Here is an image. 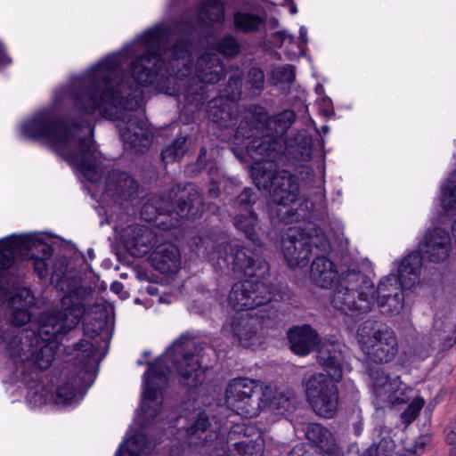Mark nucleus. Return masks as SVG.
Here are the masks:
<instances>
[{"label": "nucleus", "instance_id": "1", "mask_svg": "<svg viewBox=\"0 0 456 456\" xmlns=\"http://www.w3.org/2000/svg\"><path fill=\"white\" fill-rule=\"evenodd\" d=\"M146 53L130 66L133 79L140 86L152 84L164 65V55L170 59L167 71L160 77L159 89L172 96L183 95L187 105L200 107L208 98L207 86L218 83L225 75L223 61L216 53L200 55L195 64L196 77L187 78L191 70V44L188 38L178 39L169 28L156 26L139 38Z\"/></svg>", "mask_w": 456, "mask_h": 456}, {"label": "nucleus", "instance_id": "2", "mask_svg": "<svg viewBox=\"0 0 456 456\" xmlns=\"http://www.w3.org/2000/svg\"><path fill=\"white\" fill-rule=\"evenodd\" d=\"M34 297L27 289L10 297L4 306L0 305V349L7 358L22 371L32 369L46 370L52 364L56 345L64 334L73 330L84 315V307L77 304L41 316L37 333L18 327L28 323L31 314L28 307Z\"/></svg>", "mask_w": 456, "mask_h": 456}, {"label": "nucleus", "instance_id": "3", "mask_svg": "<svg viewBox=\"0 0 456 456\" xmlns=\"http://www.w3.org/2000/svg\"><path fill=\"white\" fill-rule=\"evenodd\" d=\"M123 56L112 55L92 68L70 89L75 107L85 114L96 110L105 118L118 121L117 127L126 147L141 152L148 149L152 138L147 122L126 111L123 82Z\"/></svg>", "mask_w": 456, "mask_h": 456}, {"label": "nucleus", "instance_id": "4", "mask_svg": "<svg viewBox=\"0 0 456 456\" xmlns=\"http://www.w3.org/2000/svg\"><path fill=\"white\" fill-rule=\"evenodd\" d=\"M24 133L43 140L58 156L97 183L102 175L101 152L91 137H80L49 112H43L23 126Z\"/></svg>", "mask_w": 456, "mask_h": 456}, {"label": "nucleus", "instance_id": "5", "mask_svg": "<svg viewBox=\"0 0 456 456\" xmlns=\"http://www.w3.org/2000/svg\"><path fill=\"white\" fill-rule=\"evenodd\" d=\"M194 348V342L182 336L164 355L150 364L145 373L142 402V411L145 419L154 418L161 407V390L167 385L170 372L167 362L173 363L183 385L194 387L203 382L204 370L200 365L199 354L193 352Z\"/></svg>", "mask_w": 456, "mask_h": 456}, {"label": "nucleus", "instance_id": "6", "mask_svg": "<svg viewBox=\"0 0 456 456\" xmlns=\"http://www.w3.org/2000/svg\"><path fill=\"white\" fill-rule=\"evenodd\" d=\"M198 255L209 260L224 258L234 273L248 277L263 278L269 273V265L256 249L229 245L224 234L200 236L195 240Z\"/></svg>", "mask_w": 456, "mask_h": 456}, {"label": "nucleus", "instance_id": "7", "mask_svg": "<svg viewBox=\"0 0 456 456\" xmlns=\"http://www.w3.org/2000/svg\"><path fill=\"white\" fill-rule=\"evenodd\" d=\"M176 188L177 191L181 193L176 208L170 200L151 197L142 207V218L148 223H155L163 230L170 229L177 223V220L175 223L173 222V217L169 223L166 221L173 214L186 219L200 218L204 211V204L198 188L192 183L186 184L182 191L179 185Z\"/></svg>", "mask_w": 456, "mask_h": 456}, {"label": "nucleus", "instance_id": "8", "mask_svg": "<svg viewBox=\"0 0 456 456\" xmlns=\"http://www.w3.org/2000/svg\"><path fill=\"white\" fill-rule=\"evenodd\" d=\"M330 249L322 230L311 223L289 227L281 239V252L290 268L304 267L311 256L326 254Z\"/></svg>", "mask_w": 456, "mask_h": 456}, {"label": "nucleus", "instance_id": "9", "mask_svg": "<svg viewBox=\"0 0 456 456\" xmlns=\"http://www.w3.org/2000/svg\"><path fill=\"white\" fill-rule=\"evenodd\" d=\"M331 305L346 315L369 313L376 305L373 282L359 272H348L334 290Z\"/></svg>", "mask_w": 456, "mask_h": 456}, {"label": "nucleus", "instance_id": "10", "mask_svg": "<svg viewBox=\"0 0 456 456\" xmlns=\"http://www.w3.org/2000/svg\"><path fill=\"white\" fill-rule=\"evenodd\" d=\"M360 348L369 362L386 364L394 361L399 342L394 330L378 321L367 320L357 330Z\"/></svg>", "mask_w": 456, "mask_h": 456}, {"label": "nucleus", "instance_id": "11", "mask_svg": "<svg viewBox=\"0 0 456 456\" xmlns=\"http://www.w3.org/2000/svg\"><path fill=\"white\" fill-rule=\"evenodd\" d=\"M251 178L259 190H268L271 200L279 206L289 207L297 199L299 188L296 177L286 170H277L275 164L269 163L264 168L255 167Z\"/></svg>", "mask_w": 456, "mask_h": 456}, {"label": "nucleus", "instance_id": "12", "mask_svg": "<svg viewBox=\"0 0 456 456\" xmlns=\"http://www.w3.org/2000/svg\"><path fill=\"white\" fill-rule=\"evenodd\" d=\"M269 395V386L250 379L237 378L230 380L226 387L225 404L238 415L253 418L263 410V396Z\"/></svg>", "mask_w": 456, "mask_h": 456}, {"label": "nucleus", "instance_id": "13", "mask_svg": "<svg viewBox=\"0 0 456 456\" xmlns=\"http://www.w3.org/2000/svg\"><path fill=\"white\" fill-rule=\"evenodd\" d=\"M53 248L42 241L34 240L26 236H10L0 240V305H6L10 299L4 287L5 275L13 265L17 256H30L32 253H41L40 258L48 259L53 255Z\"/></svg>", "mask_w": 456, "mask_h": 456}, {"label": "nucleus", "instance_id": "14", "mask_svg": "<svg viewBox=\"0 0 456 456\" xmlns=\"http://www.w3.org/2000/svg\"><path fill=\"white\" fill-rule=\"evenodd\" d=\"M338 382L323 373H314L305 383V395L313 411L320 417L335 416L339 402Z\"/></svg>", "mask_w": 456, "mask_h": 456}, {"label": "nucleus", "instance_id": "15", "mask_svg": "<svg viewBox=\"0 0 456 456\" xmlns=\"http://www.w3.org/2000/svg\"><path fill=\"white\" fill-rule=\"evenodd\" d=\"M247 154L252 159V169L258 166L261 168L268 167L269 163L275 164L274 160L283 153V141L271 135L256 137L245 145Z\"/></svg>", "mask_w": 456, "mask_h": 456}, {"label": "nucleus", "instance_id": "16", "mask_svg": "<svg viewBox=\"0 0 456 456\" xmlns=\"http://www.w3.org/2000/svg\"><path fill=\"white\" fill-rule=\"evenodd\" d=\"M422 265V258L419 253H411L405 256L399 266L397 275H388L379 284H384L386 293H391V289L400 287L401 289H411L419 281V273Z\"/></svg>", "mask_w": 456, "mask_h": 456}, {"label": "nucleus", "instance_id": "17", "mask_svg": "<svg viewBox=\"0 0 456 456\" xmlns=\"http://www.w3.org/2000/svg\"><path fill=\"white\" fill-rule=\"evenodd\" d=\"M267 121V113L261 106L253 105L245 111L242 119L230 140L234 145L242 146L248 140L258 134Z\"/></svg>", "mask_w": 456, "mask_h": 456}, {"label": "nucleus", "instance_id": "18", "mask_svg": "<svg viewBox=\"0 0 456 456\" xmlns=\"http://www.w3.org/2000/svg\"><path fill=\"white\" fill-rule=\"evenodd\" d=\"M451 238L441 228L428 230L419 243L421 253L432 262H443L449 256Z\"/></svg>", "mask_w": 456, "mask_h": 456}, {"label": "nucleus", "instance_id": "19", "mask_svg": "<svg viewBox=\"0 0 456 456\" xmlns=\"http://www.w3.org/2000/svg\"><path fill=\"white\" fill-rule=\"evenodd\" d=\"M318 363L335 382L343 377L344 355L342 346L338 342H324L318 347Z\"/></svg>", "mask_w": 456, "mask_h": 456}, {"label": "nucleus", "instance_id": "20", "mask_svg": "<svg viewBox=\"0 0 456 456\" xmlns=\"http://www.w3.org/2000/svg\"><path fill=\"white\" fill-rule=\"evenodd\" d=\"M210 422L208 415L202 411H194L190 414L188 423L184 427L187 439L195 445H207L209 442L219 439L216 432H208Z\"/></svg>", "mask_w": 456, "mask_h": 456}, {"label": "nucleus", "instance_id": "21", "mask_svg": "<svg viewBox=\"0 0 456 456\" xmlns=\"http://www.w3.org/2000/svg\"><path fill=\"white\" fill-rule=\"evenodd\" d=\"M150 261L162 273H175L181 265L180 251L173 243H159L151 252Z\"/></svg>", "mask_w": 456, "mask_h": 456}, {"label": "nucleus", "instance_id": "22", "mask_svg": "<svg viewBox=\"0 0 456 456\" xmlns=\"http://www.w3.org/2000/svg\"><path fill=\"white\" fill-rule=\"evenodd\" d=\"M138 191L137 182L127 173L112 170L106 178V192L116 199L127 200Z\"/></svg>", "mask_w": 456, "mask_h": 456}, {"label": "nucleus", "instance_id": "23", "mask_svg": "<svg viewBox=\"0 0 456 456\" xmlns=\"http://www.w3.org/2000/svg\"><path fill=\"white\" fill-rule=\"evenodd\" d=\"M290 349L298 355H306L320 343L318 333L309 325L291 328L288 332Z\"/></svg>", "mask_w": 456, "mask_h": 456}, {"label": "nucleus", "instance_id": "24", "mask_svg": "<svg viewBox=\"0 0 456 456\" xmlns=\"http://www.w3.org/2000/svg\"><path fill=\"white\" fill-rule=\"evenodd\" d=\"M251 290L249 297L252 302H249V310L265 305L274 300H285L289 298V293L288 286L279 285L273 289L265 282L259 281H251Z\"/></svg>", "mask_w": 456, "mask_h": 456}, {"label": "nucleus", "instance_id": "25", "mask_svg": "<svg viewBox=\"0 0 456 456\" xmlns=\"http://www.w3.org/2000/svg\"><path fill=\"white\" fill-rule=\"evenodd\" d=\"M318 254L311 265L310 279L317 286L324 289L331 287L338 279V271L332 261Z\"/></svg>", "mask_w": 456, "mask_h": 456}, {"label": "nucleus", "instance_id": "26", "mask_svg": "<svg viewBox=\"0 0 456 456\" xmlns=\"http://www.w3.org/2000/svg\"><path fill=\"white\" fill-rule=\"evenodd\" d=\"M134 237L126 241V247L130 254L136 257L146 255L151 248H155L159 238L157 233L151 228L144 226H134L132 229Z\"/></svg>", "mask_w": 456, "mask_h": 456}, {"label": "nucleus", "instance_id": "27", "mask_svg": "<svg viewBox=\"0 0 456 456\" xmlns=\"http://www.w3.org/2000/svg\"><path fill=\"white\" fill-rule=\"evenodd\" d=\"M375 393L378 396H386L392 403H400L395 394L401 387V380L398 376L391 379L384 370H377L370 374Z\"/></svg>", "mask_w": 456, "mask_h": 456}, {"label": "nucleus", "instance_id": "28", "mask_svg": "<svg viewBox=\"0 0 456 456\" xmlns=\"http://www.w3.org/2000/svg\"><path fill=\"white\" fill-rule=\"evenodd\" d=\"M403 289L400 287L391 289V293H386L384 284H379L375 289L376 304L382 313L397 314L403 307Z\"/></svg>", "mask_w": 456, "mask_h": 456}, {"label": "nucleus", "instance_id": "29", "mask_svg": "<svg viewBox=\"0 0 456 456\" xmlns=\"http://www.w3.org/2000/svg\"><path fill=\"white\" fill-rule=\"evenodd\" d=\"M270 395L263 396V409L281 411V413L290 412L296 409L297 398L294 391L285 389H273L269 386Z\"/></svg>", "mask_w": 456, "mask_h": 456}, {"label": "nucleus", "instance_id": "30", "mask_svg": "<svg viewBox=\"0 0 456 456\" xmlns=\"http://www.w3.org/2000/svg\"><path fill=\"white\" fill-rule=\"evenodd\" d=\"M93 373L87 370H78L77 376L70 381L58 387L55 403L57 404H68L71 403L77 392L90 385Z\"/></svg>", "mask_w": 456, "mask_h": 456}, {"label": "nucleus", "instance_id": "31", "mask_svg": "<svg viewBox=\"0 0 456 456\" xmlns=\"http://www.w3.org/2000/svg\"><path fill=\"white\" fill-rule=\"evenodd\" d=\"M307 439L319 447L322 452L329 454H336L338 447L332 433L325 427L311 423L306 428Z\"/></svg>", "mask_w": 456, "mask_h": 456}, {"label": "nucleus", "instance_id": "32", "mask_svg": "<svg viewBox=\"0 0 456 456\" xmlns=\"http://www.w3.org/2000/svg\"><path fill=\"white\" fill-rule=\"evenodd\" d=\"M224 4L220 0H203L198 12V20L204 27L222 25L224 21Z\"/></svg>", "mask_w": 456, "mask_h": 456}, {"label": "nucleus", "instance_id": "33", "mask_svg": "<svg viewBox=\"0 0 456 456\" xmlns=\"http://www.w3.org/2000/svg\"><path fill=\"white\" fill-rule=\"evenodd\" d=\"M234 106L224 102L223 98L213 99L208 104V118L222 128L233 126L236 120Z\"/></svg>", "mask_w": 456, "mask_h": 456}, {"label": "nucleus", "instance_id": "34", "mask_svg": "<svg viewBox=\"0 0 456 456\" xmlns=\"http://www.w3.org/2000/svg\"><path fill=\"white\" fill-rule=\"evenodd\" d=\"M284 151H287L297 160L307 161L312 156L310 139L305 134L297 133L294 137L283 141Z\"/></svg>", "mask_w": 456, "mask_h": 456}, {"label": "nucleus", "instance_id": "35", "mask_svg": "<svg viewBox=\"0 0 456 456\" xmlns=\"http://www.w3.org/2000/svg\"><path fill=\"white\" fill-rule=\"evenodd\" d=\"M257 320L248 317L239 318L232 323V330L239 343L243 347H248L256 337Z\"/></svg>", "mask_w": 456, "mask_h": 456}, {"label": "nucleus", "instance_id": "36", "mask_svg": "<svg viewBox=\"0 0 456 456\" xmlns=\"http://www.w3.org/2000/svg\"><path fill=\"white\" fill-rule=\"evenodd\" d=\"M251 281L246 280L234 283L228 295L229 305L236 311L249 310Z\"/></svg>", "mask_w": 456, "mask_h": 456}, {"label": "nucleus", "instance_id": "37", "mask_svg": "<svg viewBox=\"0 0 456 456\" xmlns=\"http://www.w3.org/2000/svg\"><path fill=\"white\" fill-rule=\"evenodd\" d=\"M265 18L252 12H236L233 15L234 28L245 34L259 31Z\"/></svg>", "mask_w": 456, "mask_h": 456}, {"label": "nucleus", "instance_id": "38", "mask_svg": "<svg viewBox=\"0 0 456 456\" xmlns=\"http://www.w3.org/2000/svg\"><path fill=\"white\" fill-rule=\"evenodd\" d=\"M296 119V114L291 110H284L273 118L268 120L267 126L274 133L273 138L285 141L282 136L286 134L288 129L292 126Z\"/></svg>", "mask_w": 456, "mask_h": 456}, {"label": "nucleus", "instance_id": "39", "mask_svg": "<svg viewBox=\"0 0 456 456\" xmlns=\"http://www.w3.org/2000/svg\"><path fill=\"white\" fill-rule=\"evenodd\" d=\"M257 216L253 212L239 213L234 216V225L243 232L247 238L253 242L258 241L256 227Z\"/></svg>", "mask_w": 456, "mask_h": 456}, {"label": "nucleus", "instance_id": "40", "mask_svg": "<svg viewBox=\"0 0 456 456\" xmlns=\"http://www.w3.org/2000/svg\"><path fill=\"white\" fill-rule=\"evenodd\" d=\"M123 449L129 456H145L150 453L151 446L146 442L144 435L136 434L126 441Z\"/></svg>", "mask_w": 456, "mask_h": 456}, {"label": "nucleus", "instance_id": "41", "mask_svg": "<svg viewBox=\"0 0 456 456\" xmlns=\"http://www.w3.org/2000/svg\"><path fill=\"white\" fill-rule=\"evenodd\" d=\"M75 349L78 352L77 359L83 363V367L79 370L91 371L92 362L94 358L96 347L91 341L82 338L76 346Z\"/></svg>", "mask_w": 456, "mask_h": 456}, {"label": "nucleus", "instance_id": "42", "mask_svg": "<svg viewBox=\"0 0 456 456\" xmlns=\"http://www.w3.org/2000/svg\"><path fill=\"white\" fill-rule=\"evenodd\" d=\"M270 79L275 86L286 85L289 88L295 80L294 67L289 64L276 67L272 70Z\"/></svg>", "mask_w": 456, "mask_h": 456}, {"label": "nucleus", "instance_id": "43", "mask_svg": "<svg viewBox=\"0 0 456 456\" xmlns=\"http://www.w3.org/2000/svg\"><path fill=\"white\" fill-rule=\"evenodd\" d=\"M186 137H178L173 143L166 147L162 152V159L166 163L180 159L186 152Z\"/></svg>", "mask_w": 456, "mask_h": 456}, {"label": "nucleus", "instance_id": "44", "mask_svg": "<svg viewBox=\"0 0 456 456\" xmlns=\"http://www.w3.org/2000/svg\"><path fill=\"white\" fill-rule=\"evenodd\" d=\"M441 201L446 210L456 209V172L449 175L442 191Z\"/></svg>", "mask_w": 456, "mask_h": 456}, {"label": "nucleus", "instance_id": "45", "mask_svg": "<svg viewBox=\"0 0 456 456\" xmlns=\"http://www.w3.org/2000/svg\"><path fill=\"white\" fill-rule=\"evenodd\" d=\"M216 50L225 57H235L240 51V45L237 38L226 35L216 44Z\"/></svg>", "mask_w": 456, "mask_h": 456}, {"label": "nucleus", "instance_id": "46", "mask_svg": "<svg viewBox=\"0 0 456 456\" xmlns=\"http://www.w3.org/2000/svg\"><path fill=\"white\" fill-rule=\"evenodd\" d=\"M257 195L250 188H245L233 201V208L240 213L252 211L251 207L256 202Z\"/></svg>", "mask_w": 456, "mask_h": 456}, {"label": "nucleus", "instance_id": "47", "mask_svg": "<svg viewBox=\"0 0 456 456\" xmlns=\"http://www.w3.org/2000/svg\"><path fill=\"white\" fill-rule=\"evenodd\" d=\"M395 444L389 438H382L379 444L370 445L362 456H394Z\"/></svg>", "mask_w": 456, "mask_h": 456}, {"label": "nucleus", "instance_id": "48", "mask_svg": "<svg viewBox=\"0 0 456 456\" xmlns=\"http://www.w3.org/2000/svg\"><path fill=\"white\" fill-rule=\"evenodd\" d=\"M233 448L241 456H259L261 452V444L249 439L234 443Z\"/></svg>", "mask_w": 456, "mask_h": 456}, {"label": "nucleus", "instance_id": "49", "mask_svg": "<svg viewBox=\"0 0 456 456\" xmlns=\"http://www.w3.org/2000/svg\"><path fill=\"white\" fill-rule=\"evenodd\" d=\"M424 400L421 398H415L406 408V410L402 412L401 419L402 421L409 425L411 424L419 414V411L424 406Z\"/></svg>", "mask_w": 456, "mask_h": 456}, {"label": "nucleus", "instance_id": "50", "mask_svg": "<svg viewBox=\"0 0 456 456\" xmlns=\"http://www.w3.org/2000/svg\"><path fill=\"white\" fill-rule=\"evenodd\" d=\"M248 83L255 89L261 91L264 88L265 75L261 69L252 68L248 72Z\"/></svg>", "mask_w": 456, "mask_h": 456}, {"label": "nucleus", "instance_id": "51", "mask_svg": "<svg viewBox=\"0 0 456 456\" xmlns=\"http://www.w3.org/2000/svg\"><path fill=\"white\" fill-rule=\"evenodd\" d=\"M21 257L30 258L33 260V266L35 272L37 273L39 278H45L48 275V265L46 264L44 258H40V256H36L34 253L30 256H20Z\"/></svg>", "mask_w": 456, "mask_h": 456}, {"label": "nucleus", "instance_id": "52", "mask_svg": "<svg viewBox=\"0 0 456 456\" xmlns=\"http://www.w3.org/2000/svg\"><path fill=\"white\" fill-rule=\"evenodd\" d=\"M215 441L216 444L211 450L209 456H231L228 452L227 443L224 442L223 437H219V439H216Z\"/></svg>", "mask_w": 456, "mask_h": 456}, {"label": "nucleus", "instance_id": "53", "mask_svg": "<svg viewBox=\"0 0 456 456\" xmlns=\"http://www.w3.org/2000/svg\"><path fill=\"white\" fill-rule=\"evenodd\" d=\"M102 330V324L100 322L98 323H89L86 322L84 324V335L93 338L94 337H97Z\"/></svg>", "mask_w": 456, "mask_h": 456}, {"label": "nucleus", "instance_id": "54", "mask_svg": "<svg viewBox=\"0 0 456 456\" xmlns=\"http://www.w3.org/2000/svg\"><path fill=\"white\" fill-rule=\"evenodd\" d=\"M446 439L449 444L456 445V420L451 422L446 430Z\"/></svg>", "mask_w": 456, "mask_h": 456}, {"label": "nucleus", "instance_id": "55", "mask_svg": "<svg viewBox=\"0 0 456 456\" xmlns=\"http://www.w3.org/2000/svg\"><path fill=\"white\" fill-rule=\"evenodd\" d=\"M289 456H305V445L301 444L295 445L291 449Z\"/></svg>", "mask_w": 456, "mask_h": 456}, {"label": "nucleus", "instance_id": "56", "mask_svg": "<svg viewBox=\"0 0 456 456\" xmlns=\"http://www.w3.org/2000/svg\"><path fill=\"white\" fill-rule=\"evenodd\" d=\"M208 195L213 198H217L220 195V189L216 183H212L210 184Z\"/></svg>", "mask_w": 456, "mask_h": 456}, {"label": "nucleus", "instance_id": "57", "mask_svg": "<svg viewBox=\"0 0 456 456\" xmlns=\"http://www.w3.org/2000/svg\"><path fill=\"white\" fill-rule=\"evenodd\" d=\"M110 289L116 293H118L120 290L123 289V285L121 282L115 281L111 284Z\"/></svg>", "mask_w": 456, "mask_h": 456}, {"label": "nucleus", "instance_id": "58", "mask_svg": "<svg viewBox=\"0 0 456 456\" xmlns=\"http://www.w3.org/2000/svg\"><path fill=\"white\" fill-rule=\"evenodd\" d=\"M230 83H233L236 86L240 84L241 82V72L240 69H238V77L236 79H233L232 77H231L230 79Z\"/></svg>", "mask_w": 456, "mask_h": 456}, {"label": "nucleus", "instance_id": "59", "mask_svg": "<svg viewBox=\"0 0 456 456\" xmlns=\"http://www.w3.org/2000/svg\"><path fill=\"white\" fill-rule=\"evenodd\" d=\"M207 155V150L205 148H201L200 154L199 156V162L200 163L202 161L203 157H206Z\"/></svg>", "mask_w": 456, "mask_h": 456}, {"label": "nucleus", "instance_id": "60", "mask_svg": "<svg viewBox=\"0 0 456 456\" xmlns=\"http://www.w3.org/2000/svg\"><path fill=\"white\" fill-rule=\"evenodd\" d=\"M423 444H424V443H423V442H421V443H420V447H419V448H415V449L413 450V452H414V453H419V452H420V450L422 449Z\"/></svg>", "mask_w": 456, "mask_h": 456}, {"label": "nucleus", "instance_id": "61", "mask_svg": "<svg viewBox=\"0 0 456 456\" xmlns=\"http://www.w3.org/2000/svg\"><path fill=\"white\" fill-rule=\"evenodd\" d=\"M290 209H287L284 213V215H288V216H290Z\"/></svg>", "mask_w": 456, "mask_h": 456}]
</instances>
